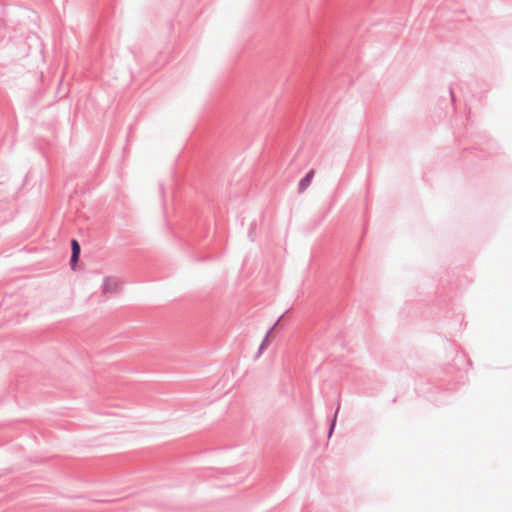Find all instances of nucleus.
<instances>
[{
	"instance_id": "nucleus-3",
	"label": "nucleus",
	"mask_w": 512,
	"mask_h": 512,
	"mask_svg": "<svg viewBox=\"0 0 512 512\" xmlns=\"http://www.w3.org/2000/svg\"><path fill=\"white\" fill-rule=\"evenodd\" d=\"M112 284L115 285L116 283L113 282L111 279H106L105 285H104V291H107L111 287Z\"/></svg>"
},
{
	"instance_id": "nucleus-2",
	"label": "nucleus",
	"mask_w": 512,
	"mask_h": 512,
	"mask_svg": "<svg viewBox=\"0 0 512 512\" xmlns=\"http://www.w3.org/2000/svg\"><path fill=\"white\" fill-rule=\"evenodd\" d=\"M72 256H71V265L74 268L76 262L78 261L80 254V246L76 240H72Z\"/></svg>"
},
{
	"instance_id": "nucleus-1",
	"label": "nucleus",
	"mask_w": 512,
	"mask_h": 512,
	"mask_svg": "<svg viewBox=\"0 0 512 512\" xmlns=\"http://www.w3.org/2000/svg\"><path fill=\"white\" fill-rule=\"evenodd\" d=\"M314 170H310L307 175L300 181L299 183V190L302 192L308 188V186L311 184L312 179L314 177Z\"/></svg>"
},
{
	"instance_id": "nucleus-4",
	"label": "nucleus",
	"mask_w": 512,
	"mask_h": 512,
	"mask_svg": "<svg viewBox=\"0 0 512 512\" xmlns=\"http://www.w3.org/2000/svg\"><path fill=\"white\" fill-rule=\"evenodd\" d=\"M333 429H334V423H333V424H332V426H331V430H333ZM331 433H332V431H330V434H331Z\"/></svg>"
}]
</instances>
